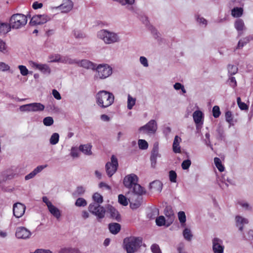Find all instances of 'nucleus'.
Here are the masks:
<instances>
[{
    "label": "nucleus",
    "mask_w": 253,
    "mask_h": 253,
    "mask_svg": "<svg viewBox=\"0 0 253 253\" xmlns=\"http://www.w3.org/2000/svg\"><path fill=\"white\" fill-rule=\"evenodd\" d=\"M76 59H72L69 56H62L61 58V63L64 64H76Z\"/></svg>",
    "instance_id": "473e14b6"
},
{
    "label": "nucleus",
    "mask_w": 253,
    "mask_h": 253,
    "mask_svg": "<svg viewBox=\"0 0 253 253\" xmlns=\"http://www.w3.org/2000/svg\"><path fill=\"white\" fill-rule=\"evenodd\" d=\"M234 26L238 32V37L241 36L243 31L246 29L243 20L240 18H238L235 21Z\"/></svg>",
    "instance_id": "a211bd4d"
},
{
    "label": "nucleus",
    "mask_w": 253,
    "mask_h": 253,
    "mask_svg": "<svg viewBox=\"0 0 253 253\" xmlns=\"http://www.w3.org/2000/svg\"><path fill=\"white\" fill-rule=\"evenodd\" d=\"M142 244V237L130 236L124 239L123 248L126 253H135L139 250Z\"/></svg>",
    "instance_id": "f257e3e1"
},
{
    "label": "nucleus",
    "mask_w": 253,
    "mask_h": 253,
    "mask_svg": "<svg viewBox=\"0 0 253 253\" xmlns=\"http://www.w3.org/2000/svg\"><path fill=\"white\" fill-rule=\"evenodd\" d=\"M194 121L196 124H203L204 114L201 111L196 110L193 114Z\"/></svg>",
    "instance_id": "412c9836"
},
{
    "label": "nucleus",
    "mask_w": 253,
    "mask_h": 253,
    "mask_svg": "<svg viewBox=\"0 0 253 253\" xmlns=\"http://www.w3.org/2000/svg\"><path fill=\"white\" fill-rule=\"evenodd\" d=\"M50 20L46 14H38L34 15L31 19L29 24L31 26L42 25Z\"/></svg>",
    "instance_id": "1a4fd4ad"
},
{
    "label": "nucleus",
    "mask_w": 253,
    "mask_h": 253,
    "mask_svg": "<svg viewBox=\"0 0 253 253\" xmlns=\"http://www.w3.org/2000/svg\"><path fill=\"white\" fill-rule=\"evenodd\" d=\"M59 140V134L58 133H53L49 139V142L51 145H55L58 143Z\"/></svg>",
    "instance_id": "e433bc0d"
},
{
    "label": "nucleus",
    "mask_w": 253,
    "mask_h": 253,
    "mask_svg": "<svg viewBox=\"0 0 253 253\" xmlns=\"http://www.w3.org/2000/svg\"><path fill=\"white\" fill-rule=\"evenodd\" d=\"M106 211L110 214L109 217L118 222L122 220L121 215L118 211L111 205H107L106 206Z\"/></svg>",
    "instance_id": "f8f14e48"
},
{
    "label": "nucleus",
    "mask_w": 253,
    "mask_h": 253,
    "mask_svg": "<svg viewBox=\"0 0 253 253\" xmlns=\"http://www.w3.org/2000/svg\"><path fill=\"white\" fill-rule=\"evenodd\" d=\"M237 104L239 108L241 110H248L249 109V106L245 103L241 101V99L240 97H238L237 98Z\"/></svg>",
    "instance_id": "ea45409f"
},
{
    "label": "nucleus",
    "mask_w": 253,
    "mask_h": 253,
    "mask_svg": "<svg viewBox=\"0 0 253 253\" xmlns=\"http://www.w3.org/2000/svg\"><path fill=\"white\" fill-rule=\"evenodd\" d=\"M169 180L171 182H176L177 174L173 170H171L169 172Z\"/></svg>",
    "instance_id": "a18cd8bd"
},
{
    "label": "nucleus",
    "mask_w": 253,
    "mask_h": 253,
    "mask_svg": "<svg viewBox=\"0 0 253 253\" xmlns=\"http://www.w3.org/2000/svg\"><path fill=\"white\" fill-rule=\"evenodd\" d=\"M108 229L112 234L116 235L120 231L121 226L116 222L111 223L108 224Z\"/></svg>",
    "instance_id": "5701e85b"
},
{
    "label": "nucleus",
    "mask_w": 253,
    "mask_h": 253,
    "mask_svg": "<svg viewBox=\"0 0 253 253\" xmlns=\"http://www.w3.org/2000/svg\"><path fill=\"white\" fill-rule=\"evenodd\" d=\"M10 67L4 62H0V71L5 72L9 70Z\"/></svg>",
    "instance_id": "bf43d9fd"
},
{
    "label": "nucleus",
    "mask_w": 253,
    "mask_h": 253,
    "mask_svg": "<svg viewBox=\"0 0 253 253\" xmlns=\"http://www.w3.org/2000/svg\"><path fill=\"white\" fill-rule=\"evenodd\" d=\"M138 145L140 149L146 150L148 147V142L144 139H139Z\"/></svg>",
    "instance_id": "c03bdc74"
},
{
    "label": "nucleus",
    "mask_w": 253,
    "mask_h": 253,
    "mask_svg": "<svg viewBox=\"0 0 253 253\" xmlns=\"http://www.w3.org/2000/svg\"><path fill=\"white\" fill-rule=\"evenodd\" d=\"M92 145L89 144L81 145L79 146V149L80 151L82 152L85 155H91L92 152L91 151Z\"/></svg>",
    "instance_id": "cd10ccee"
},
{
    "label": "nucleus",
    "mask_w": 253,
    "mask_h": 253,
    "mask_svg": "<svg viewBox=\"0 0 253 253\" xmlns=\"http://www.w3.org/2000/svg\"><path fill=\"white\" fill-rule=\"evenodd\" d=\"M230 5L231 6L235 5V6H242L244 5V3L242 0H230Z\"/></svg>",
    "instance_id": "6e6d98bb"
},
{
    "label": "nucleus",
    "mask_w": 253,
    "mask_h": 253,
    "mask_svg": "<svg viewBox=\"0 0 253 253\" xmlns=\"http://www.w3.org/2000/svg\"><path fill=\"white\" fill-rule=\"evenodd\" d=\"M217 133L216 135V139L219 141H222L225 139V134L223 128L221 126H218L216 129Z\"/></svg>",
    "instance_id": "7c9ffc66"
},
{
    "label": "nucleus",
    "mask_w": 253,
    "mask_h": 253,
    "mask_svg": "<svg viewBox=\"0 0 253 253\" xmlns=\"http://www.w3.org/2000/svg\"><path fill=\"white\" fill-rule=\"evenodd\" d=\"M26 207L24 205L20 203H17L13 205V213L16 218H20L24 214Z\"/></svg>",
    "instance_id": "dca6fc26"
},
{
    "label": "nucleus",
    "mask_w": 253,
    "mask_h": 253,
    "mask_svg": "<svg viewBox=\"0 0 253 253\" xmlns=\"http://www.w3.org/2000/svg\"><path fill=\"white\" fill-rule=\"evenodd\" d=\"M86 205V200L83 198H78L75 202V205L77 207H85Z\"/></svg>",
    "instance_id": "8fccbe9b"
},
{
    "label": "nucleus",
    "mask_w": 253,
    "mask_h": 253,
    "mask_svg": "<svg viewBox=\"0 0 253 253\" xmlns=\"http://www.w3.org/2000/svg\"><path fill=\"white\" fill-rule=\"evenodd\" d=\"M135 98L132 97L129 94L128 95L127 105L128 109L130 110L132 108L135 104Z\"/></svg>",
    "instance_id": "37998d69"
},
{
    "label": "nucleus",
    "mask_w": 253,
    "mask_h": 253,
    "mask_svg": "<svg viewBox=\"0 0 253 253\" xmlns=\"http://www.w3.org/2000/svg\"><path fill=\"white\" fill-rule=\"evenodd\" d=\"M225 116L226 122L230 125L233 124V116L232 112L230 111H226L225 112Z\"/></svg>",
    "instance_id": "864d4df0"
},
{
    "label": "nucleus",
    "mask_w": 253,
    "mask_h": 253,
    "mask_svg": "<svg viewBox=\"0 0 253 253\" xmlns=\"http://www.w3.org/2000/svg\"><path fill=\"white\" fill-rule=\"evenodd\" d=\"M227 68L229 76L235 75L238 70V69L236 66L231 64H229L228 65Z\"/></svg>",
    "instance_id": "c9c22d12"
},
{
    "label": "nucleus",
    "mask_w": 253,
    "mask_h": 253,
    "mask_svg": "<svg viewBox=\"0 0 253 253\" xmlns=\"http://www.w3.org/2000/svg\"><path fill=\"white\" fill-rule=\"evenodd\" d=\"M33 112H41L44 110L45 106L41 103H32Z\"/></svg>",
    "instance_id": "2f4dec72"
},
{
    "label": "nucleus",
    "mask_w": 253,
    "mask_h": 253,
    "mask_svg": "<svg viewBox=\"0 0 253 253\" xmlns=\"http://www.w3.org/2000/svg\"><path fill=\"white\" fill-rule=\"evenodd\" d=\"M19 110L21 112H33L32 103L20 106Z\"/></svg>",
    "instance_id": "a19ab883"
},
{
    "label": "nucleus",
    "mask_w": 253,
    "mask_h": 253,
    "mask_svg": "<svg viewBox=\"0 0 253 253\" xmlns=\"http://www.w3.org/2000/svg\"><path fill=\"white\" fill-rule=\"evenodd\" d=\"M48 210L50 213L57 219H59L60 217V211L57 207L54 206L53 204H52L51 205H49V207L48 208Z\"/></svg>",
    "instance_id": "a878e982"
},
{
    "label": "nucleus",
    "mask_w": 253,
    "mask_h": 253,
    "mask_svg": "<svg viewBox=\"0 0 253 253\" xmlns=\"http://www.w3.org/2000/svg\"><path fill=\"white\" fill-rule=\"evenodd\" d=\"M92 199L94 201V203L95 204H98L100 205L103 202V198L102 195H101L98 193H95L93 195Z\"/></svg>",
    "instance_id": "f704fd0d"
},
{
    "label": "nucleus",
    "mask_w": 253,
    "mask_h": 253,
    "mask_svg": "<svg viewBox=\"0 0 253 253\" xmlns=\"http://www.w3.org/2000/svg\"><path fill=\"white\" fill-rule=\"evenodd\" d=\"M236 225L239 227V230L240 231L243 230V225L244 224H248L249 220L248 219L244 218L240 215H237L235 217Z\"/></svg>",
    "instance_id": "4be33fe9"
},
{
    "label": "nucleus",
    "mask_w": 253,
    "mask_h": 253,
    "mask_svg": "<svg viewBox=\"0 0 253 253\" xmlns=\"http://www.w3.org/2000/svg\"><path fill=\"white\" fill-rule=\"evenodd\" d=\"M142 200V198L141 197L138 196L137 198V200H136L134 202H130V207L132 210H136L138 208L141 204V200Z\"/></svg>",
    "instance_id": "58836bf2"
},
{
    "label": "nucleus",
    "mask_w": 253,
    "mask_h": 253,
    "mask_svg": "<svg viewBox=\"0 0 253 253\" xmlns=\"http://www.w3.org/2000/svg\"><path fill=\"white\" fill-rule=\"evenodd\" d=\"M18 68L20 70V73L22 76H27L29 73L28 69L26 68L25 66L19 65Z\"/></svg>",
    "instance_id": "4d7b16f0"
},
{
    "label": "nucleus",
    "mask_w": 253,
    "mask_h": 253,
    "mask_svg": "<svg viewBox=\"0 0 253 253\" xmlns=\"http://www.w3.org/2000/svg\"><path fill=\"white\" fill-rule=\"evenodd\" d=\"M73 34L77 39H81L84 37V35L81 31L79 30H74Z\"/></svg>",
    "instance_id": "680f3d73"
},
{
    "label": "nucleus",
    "mask_w": 253,
    "mask_h": 253,
    "mask_svg": "<svg viewBox=\"0 0 253 253\" xmlns=\"http://www.w3.org/2000/svg\"><path fill=\"white\" fill-rule=\"evenodd\" d=\"M214 164L218 169V170L220 172H222L224 170V167L222 164L221 161L219 158L215 157L214 158Z\"/></svg>",
    "instance_id": "72a5a7b5"
},
{
    "label": "nucleus",
    "mask_w": 253,
    "mask_h": 253,
    "mask_svg": "<svg viewBox=\"0 0 253 253\" xmlns=\"http://www.w3.org/2000/svg\"><path fill=\"white\" fill-rule=\"evenodd\" d=\"M212 250L214 253H223L224 247L223 241L218 238H214L212 240Z\"/></svg>",
    "instance_id": "2eb2a0df"
},
{
    "label": "nucleus",
    "mask_w": 253,
    "mask_h": 253,
    "mask_svg": "<svg viewBox=\"0 0 253 253\" xmlns=\"http://www.w3.org/2000/svg\"><path fill=\"white\" fill-rule=\"evenodd\" d=\"M157 129V124L155 120H151L146 125L141 126L139 128L140 132L143 133L154 134Z\"/></svg>",
    "instance_id": "6e6552de"
},
{
    "label": "nucleus",
    "mask_w": 253,
    "mask_h": 253,
    "mask_svg": "<svg viewBox=\"0 0 253 253\" xmlns=\"http://www.w3.org/2000/svg\"><path fill=\"white\" fill-rule=\"evenodd\" d=\"M135 0H121L120 4L122 5H126V8L129 11L134 12V8L132 6Z\"/></svg>",
    "instance_id": "c756f323"
},
{
    "label": "nucleus",
    "mask_w": 253,
    "mask_h": 253,
    "mask_svg": "<svg viewBox=\"0 0 253 253\" xmlns=\"http://www.w3.org/2000/svg\"><path fill=\"white\" fill-rule=\"evenodd\" d=\"M97 37L102 40L106 44H112L120 41V37L117 33L107 30H101L97 32Z\"/></svg>",
    "instance_id": "7ed1b4c3"
},
{
    "label": "nucleus",
    "mask_w": 253,
    "mask_h": 253,
    "mask_svg": "<svg viewBox=\"0 0 253 253\" xmlns=\"http://www.w3.org/2000/svg\"><path fill=\"white\" fill-rule=\"evenodd\" d=\"M54 123L53 119L51 117H46L43 119V124L47 126H51Z\"/></svg>",
    "instance_id": "09e8293b"
},
{
    "label": "nucleus",
    "mask_w": 253,
    "mask_h": 253,
    "mask_svg": "<svg viewBox=\"0 0 253 253\" xmlns=\"http://www.w3.org/2000/svg\"><path fill=\"white\" fill-rule=\"evenodd\" d=\"M243 12L244 9L242 6H235L231 10V14L234 18L241 17L243 15Z\"/></svg>",
    "instance_id": "b1692460"
},
{
    "label": "nucleus",
    "mask_w": 253,
    "mask_h": 253,
    "mask_svg": "<svg viewBox=\"0 0 253 253\" xmlns=\"http://www.w3.org/2000/svg\"><path fill=\"white\" fill-rule=\"evenodd\" d=\"M178 217L180 223L182 225L183 224H185L186 220V217L185 213L183 211H180L178 213Z\"/></svg>",
    "instance_id": "de8ad7c7"
},
{
    "label": "nucleus",
    "mask_w": 253,
    "mask_h": 253,
    "mask_svg": "<svg viewBox=\"0 0 253 253\" xmlns=\"http://www.w3.org/2000/svg\"><path fill=\"white\" fill-rule=\"evenodd\" d=\"M11 29L9 23L0 22V35L7 34Z\"/></svg>",
    "instance_id": "c85d7f7f"
},
{
    "label": "nucleus",
    "mask_w": 253,
    "mask_h": 253,
    "mask_svg": "<svg viewBox=\"0 0 253 253\" xmlns=\"http://www.w3.org/2000/svg\"><path fill=\"white\" fill-rule=\"evenodd\" d=\"M138 181V176L133 173L126 176L123 180L124 186L128 189L131 188L136 182Z\"/></svg>",
    "instance_id": "9b49d317"
},
{
    "label": "nucleus",
    "mask_w": 253,
    "mask_h": 253,
    "mask_svg": "<svg viewBox=\"0 0 253 253\" xmlns=\"http://www.w3.org/2000/svg\"><path fill=\"white\" fill-rule=\"evenodd\" d=\"M212 115L215 118H217L219 117L220 115L221 114V112L220 111V109L219 106H214L212 108Z\"/></svg>",
    "instance_id": "603ef678"
},
{
    "label": "nucleus",
    "mask_w": 253,
    "mask_h": 253,
    "mask_svg": "<svg viewBox=\"0 0 253 253\" xmlns=\"http://www.w3.org/2000/svg\"><path fill=\"white\" fill-rule=\"evenodd\" d=\"M111 162H107L105 165L106 173L109 177H111L117 171L118 167L117 158L112 155L111 157Z\"/></svg>",
    "instance_id": "0eeeda50"
},
{
    "label": "nucleus",
    "mask_w": 253,
    "mask_h": 253,
    "mask_svg": "<svg viewBox=\"0 0 253 253\" xmlns=\"http://www.w3.org/2000/svg\"><path fill=\"white\" fill-rule=\"evenodd\" d=\"M163 183L159 180H154L149 184V188L153 192L160 193L163 189Z\"/></svg>",
    "instance_id": "aec40b11"
},
{
    "label": "nucleus",
    "mask_w": 253,
    "mask_h": 253,
    "mask_svg": "<svg viewBox=\"0 0 253 253\" xmlns=\"http://www.w3.org/2000/svg\"><path fill=\"white\" fill-rule=\"evenodd\" d=\"M228 82L229 85L232 87L234 88L237 86V82L235 77L230 76Z\"/></svg>",
    "instance_id": "e2e57ef3"
},
{
    "label": "nucleus",
    "mask_w": 253,
    "mask_h": 253,
    "mask_svg": "<svg viewBox=\"0 0 253 253\" xmlns=\"http://www.w3.org/2000/svg\"><path fill=\"white\" fill-rule=\"evenodd\" d=\"M156 225L158 226H162L166 224V219L163 215L159 216L156 219Z\"/></svg>",
    "instance_id": "49530a36"
},
{
    "label": "nucleus",
    "mask_w": 253,
    "mask_h": 253,
    "mask_svg": "<svg viewBox=\"0 0 253 253\" xmlns=\"http://www.w3.org/2000/svg\"><path fill=\"white\" fill-rule=\"evenodd\" d=\"M31 234V231L25 227L21 226L16 228L15 236L18 239H29Z\"/></svg>",
    "instance_id": "ddd939ff"
},
{
    "label": "nucleus",
    "mask_w": 253,
    "mask_h": 253,
    "mask_svg": "<svg viewBox=\"0 0 253 253\" xmlns=\"http://www.w3.org/2000/svg\"><path fill=\"white\" fill-rule=\"evenodd\" d=\"M96 103L102 108L111 106L114 101V95L110 92L100 90L96 95Z\"/></svg>",
    "instance_id": "f03ea898"
},
{
    "label": "nucleus",
    "mask_w": 253,
    "mask_h": 253,
    "mask_svg": "<svg viewBox=\"0 0 253 253\" xmlns=\"http://www.w3.org/2000/svg\"><path fill=\"white\" fill-rule=\"evenodd\" d=\"M140 62L144 67H147L149 66L147 59L144 56H140L139 58Z\"/></svg>",
    "instance_id": "0e129e2a"
},
{
    "label": "nucleus",
    "mask_w": 253,
    "mask_h": 253,
    "mask_svg": "<svg viewBox=\"0 0 253 253\" xmlns=\"http://www.w3.org/2000/svg\"><path fill=\"white\" fill-rule=\"evenodd\" d=\"M27 23V17L26 15L16 13L13 14L10 18L9 23L11 29H18L24 26Z\"/></svg>",
    "instance_id": "20e7f679"
},
{
    "label": "nucleus",
    "mask_w": 253,
    "mask_h": 253,
    "mask_svg": "<svg viewBox=\"0 0 253 253\" xmlns=\"http://www.w3.org/2000/svg\"><path fill=\"white\" fill-rule=\"evenodd\" d=\"M161 154L159 153V144L158 142H155L153 145L150 158L151 167L153 168L156 167L157 158L161 157Z\"/></svg>",
    "instance_id": "9d476101"
},
{
    "label": "nucleus",
    "mask_w": 253,
    "mask_h": 253,
    "mask_svg": "<svg viewBox=\"0 0 253 253\" xmlns=\"http://www.w3.org/2000/svg\"><path fill=\"white\" fill-rule=\"evenodd\" d=\"M96 74L95 78L96 79H105L112 74V68L106 64H99L95 67Z\"/></svg>",
    "instance_id": "423d86ee"
},
{
    "label": "nucleus",
    "mask_w": 253,
    "mask_h": 253,
    "mask_svg": "<svg viewBox=\"0 0 253 253\" xmlns=\"http://www.w3.org/2000/svg\"><path fill=\"white\" fill-rule=\"evenodd\" d=\"M191 165V161L189 159L184 160L181 164L182 169L184 170L188 169Z\"/></svg>",
    "instance_id": "5fc2aeb1"
},
{
    "label": "nucleus",
    "mask_w": 253,
    "mask_h": 253,
    "mask_svg": "<svg viewBox=\"0 0 253 253\" xmlns=\"http://www.w3.org/2000/svg\"><path fill=\"white\" fill-rule=\"evenodd\" d=\"M52 94L54 97L57 100H60L61 96L60 93L55 89H53L52 91Z\"/></svg>",
    "instance_id": "338daca9"
},
{
    "label": "nucleus",
    "mask_w": 253,
    "mask_h": 253,
    "mask_svg": "<svg viewBox=\"0 0 253 253\" xmlns=\"http://www.w3.org/2000/svg\"><path fill=\"white\" fill-rule=\"evenodd\" d=\"M76 64L78 65L79 67H83L87 69H91L93 70H95V67L96 65L95 63L86 59L81 60L77 59Z\"/></svg>",
    "instance_id": "f3484780"
},
{
    "label": "nucleus",
    "mask_w": 253,
    "mask_h": 253,
    "mask_svg": "<svg viewBox=\"0 0 253 253\" xmlns=\"http://www.w3.org/2000/svg\"><path fill=\"white\" fill-rule=\"evenodd\" d=\"M133 192L137 195L138 196L140 197L143 194L146 193V191L144 190L143 187H142L140 184H138L137 182H136L135 184L133 186Z\"/></svg>",
    "instance_id": "bb28decb"
},
{
    "label": "nucleus",
    "mask_w": 253,
    "mask_h": 253,
    "mask_svg": "<svg viewBox=\"0 0 253 253\" xmlns=\"http://www.w3.org/2000/svg\"><path fill=\"white\" fill-rule=\"evenodd\" d=\"M118 202L123 206H126L128 205L127 199L123 194H120L118 196Z\"/></svg>",
    "instance_id": "79ce46f5"
},
{
    "label": "nucleus",
    "mask_w": 253,
    "mask_h": 253,
    "mask_svg": "<svg viewBox=\"0 0 253 253\" xmlns=\"http://www.w3.org/2000/svg\"><path fill=\"white\" fill-rule=\"evenodd\" d=\"M151 250L153 253H161V251L158 245L153 244L151 247Z\"/></svg>",
    "instance_id": "13d9d810"
},
{
    "label": "nucleus",
    "mask_w": 253,
    "mask_h": 253,
    "mask_svg": "<svg viewBox=\"0 0 253 253\" xmlns=\"http://www.w3.org/2000/svg\"><path fill=\"white\" fill-rule=\"evenodd\" d=\"M73 2L71 0H63L62 4L58 6L52 7V9H59L62 13H67L72 10Z\"/></svg>",
    "instance_id": "4468645a"
},
{
    "label": "nucleus",
    "mask_w": 253,
    "mask_h": 253,
    "mask_svg": "<svg viewBox=\"0 0 253 253\" xmlns=\"http://www.w3.org/2000/svg\"><path fill=\"white\" fill-rule=\"evenodd\" d=\"M183 235L185 239L190 241L191 240L193 235L190 229L185 228L183 231Z\"/></svg>",
    "instance_id": "4c0bfd02"
},
{
    "label": "nucleus",
    "mask_w": 253,
    "mask_h": 253,
    "mask_svg": "<svg viewBox=\"0 0 253 253\" xmlns=\"http://www.w3.org/2000/svg\"><path fill=\"white\" fill-rule=\"evenodd\" d=\"M88 210L91 213L96 216L99 222H101V220L105 217L106 212L104 207L95 203H90L88 206Z\"/></svg>",
    "instance_id": "39448f33"
},
{
    "label": "nucleus",
    "mask_w": 253,
    "mask_h": 253,
    "mask_svg": "<svg viewBox=\"0 0 253 253\" xmlns=\"http://www.w3.org/2000/svg\"><path fill=\"white\" fill-rule=\"evenodd\" d=\"M70 155L73 158L78 157L79 156V150L78 148L76 147H72Z\"/></svg>",
    "instance_id": "69168bd1"
},
{
    "label": "nucleus",
    "mask_w": 253,
    "mask_h": 253,
    "mask_svg": "<svg viewBox=\"0 0 253 253\" xmlns=\"http://www.w3.org/2000/svg\"><path fill=\"white\" fill-rule=\"evenodd\" d=\"M33 253H52V252L50 250L38 249L36 250Z\"/></svg>",
    "instance_id": "774afa93"
},
{
    "label": "nucleus",
    "mask_w": 253,
    "mask_h": 253,
    "mask_svg": "<svg viewBox=\"0 0 253 253\" xmlns=\"http://www.w3.org/2000/svg\"><path fill=\"white\" fill-rule=\"evenodd\" d=\"M0 51L4 54L8 52L7 46L6 43L0 39Z\"/></svg>",
    "instance_id": "3c124183"
},
{
    "label": "nucleus",
    "mask_w": 253,
    "mask_h": 253,
    "mask_svg": "<svg viewBox=\"0 0 253 253\" xmlns=\"http://www.w3.org/2000/svg\"><path fill=\"white\" fill-rule=\"evenodd\" d=\"M31 65L33 67L40 70L43 74L49 75L50 74L51 70L49 67L46 64H38L36 62H31Z\"/></svg>",
    "instance_id": "6ab92c4d"
},
{
    "label": "nucleus",
    "mask_w": 253,
    "mask_h": 253,
    "mask_svg": "<svg viewBox=\"0 0 253 253\" xmlns=\"http://www.w3.org/2000/svg\"><path fill=\"white\" fill-rule=\"evenodd\" d=\"M164 213L167 217L171 218V216H173V213L171 209L167 207L164 211Z\"/></svg>",
    "instance_id": "052dcab7"
},
{
    "label": "nucleus",
    "mask_w": 253,
    "mask_h": 253,
    "mask_svg": "<svg viewBox=\"0 0 253 253\" xmlns=\"http://www.w3.org/2000/svg\"><path fill=\"white\" fill-rule=\"evenodd\" d=\"M181 141V138L177 135L174 137L172 144V150L175 153H179L181 152L180 146H179V142Z\"/></svg>",
    "instance_id": "393cba45"
}]
</instances>
